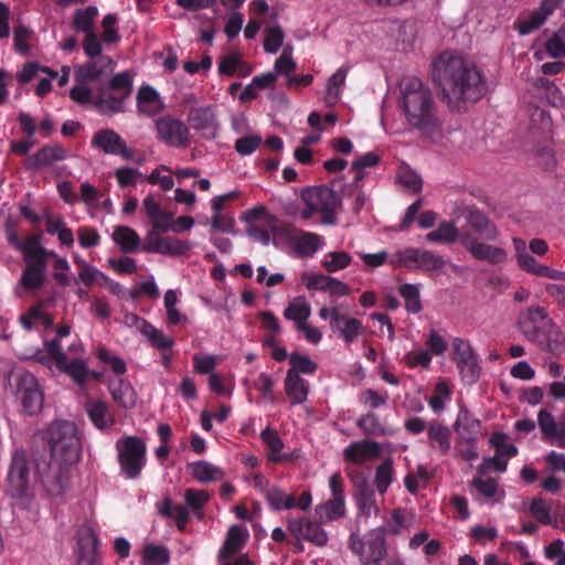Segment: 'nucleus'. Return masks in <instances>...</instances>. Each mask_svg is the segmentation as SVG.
<instances>
[{"label":"nucleus","mask_w":565,"mask_h":565,"mask_svg":"<svg viewBox=\"0 0 565 565\" xmlns=\"http://www.w3.org/2000/svg\"><path fill=\"white\" fill-rule=\"evenodd\" d=\"M431 77L451 109L460 110V103H476L487 92L478 67L451 52H444L433 61Z\"/></svg>","instance_id":"nucleus-1"},{"label":"nucleus","mask_w":565,"mask_h":565,"mask_svg":"<svg viewBox=\"0 0 565 565\" xmlns=\"http://www.w3.org/2000/svg\"><path fill=\"white\" fill-rule=\"evenodd\" d=\"M398 103L408 125L424 138L436 140L441 136V120L430 89L415 76H405L399 84Z\"/></svg>","instance_id":"nucleus-2"},{"label":"nucleus","mask_w":565,"mask_h":565,"mask_svg":"<svg viewBox=\"0 0 565 565\" xmlns=\"http://www.w3.org/2000/svg\"><path fill=\"white\" fill-rule=\"evenodd\" d=\"M466 226L460 228V245L477 260L490 265H501L508 260V252L499 246L488 244L500 237L498 226L476 206L463 211Z\"/></svg>","instance_id":"nucleus-3"},{"label":"nucleus","mask_w":565,"mask_h":565,"mask_svg":"<svg viewBox=\"0 0 565 565\" xmlns=\"http://www.w3.org/2000/svg\"><path fill=\"white\" fill-rule=\"evenodd\" d=\"M77 83L70 90V97L77 104H94L95 108L105 115L124 113L125 103L134 89V75L129 71L115 74L106 86L98 87L96 95L85 85Z\"/></svg>","instance_id":"nucleus-4"},{"label":"nucleus","mask_w":565,"mask_h":565,"mask_svg":"<svg viewBox=\"0 0 565 565\" xmlns=\"http://www.w3.org/2000/svg\"><path fill=\"white\" fill-rule=\"evenodd\" d=\"M44 439L51 450L47 457L60 458L65 462H76L79 459L81 440L74 423L55 420L46 429Z\"/></svg>","instance_id":"nucleus-5"},{"label":"nucleus","mask_w":565,"mask_h":565,"mask_svg":"<svg viewBox=\"0 0 565 565\" xmlns=\"http://www.w3.org/2000/svg\"><path fill=\"white\" fill-rule=\"evenodd\" d=\"M73 463L44 455L35 458V475L50 497L64 494L68 484L70 467Z\"/></svg>","instance_id":"nucleus-6"},{"label":"nucleus","mask_w":565,"mask_h":565,"mask_svg":"<svg viewBox=\"0 0 565 565\" xmlns=\"http://www.w3.org/2000/svg\"><path fill=\"white\" fill-rule=\"evenodd\" d=\"M8 381L22 412L29 416L36 415L43 407L44 395L35 376L29 371L18 370L10 373Z\"/></svg>","instance_id":"nucleus-7"},{"label":"nucleus","mask_w":565,"mask_h":565,"mask_svg":"<svg viewBox=\"0 0 565 565\" xmlns=\"http://www.w3.org/2000/svg\"><path fill=\"white\" fill-rule=\"evenodd\" d=\"M7 480V493L10 497L22 500L33 498L30 461L24 450L18 449L13 452Z\"/></svg>","instance_id":"nucleus-8"},{"label":"nucleus","mask_w":565,"mask_h":565,"mask_svg":"<svg viewBox=\"0 0 565 565\" xmlns=\"http://www.w3.org/2000/svg\"><path fill=\"white\" fill-rule=\"evenodd\" d=\"M118 462L127 479H136L146 465V444L136 436H128L116 444Z\"/></svg>","instance_id":"nucleus-9"},{"label":"nucleus","mask_w":565,"mask_h":565,"mask_svg":"<svg viewBox=\"0 0 565 565\" xmlns=\"http://www.w3.org/2000/svg\"><path fill=\"white\" fill-rule=\"evenodd\" d=\"M273 235L275 238H279L284 242L292 243L295 252L301 257H311L318 252L322 244L323 238L312 232H303L296 228L290 223H282L273 228Z\"/></svg>","instance_id":"nucleus-10"},{"label":"nucleus","mask_w":565,"mask_h":565,"mask_svg":"<svg viewBox=\"0 0 565 565\" xmlns=\"http://www.w3.org/2000/svg\"><path fill=\"white\" fill-rule=\"evenodd\" d=\"M157 139L172 148H186L191 143L190 128L172 115H163L154 121Z\"/></svg>","instance_id":"nucleus-11"},{"label":"nucleus","mask_w":565,"mask_h":565,"mask_svg":"<svg viewBox=\"0 0 565 565\" xmlns=\"http://www.w3.org/2000/svg\"><path fill=\"white\" fill-rule=\"evenodd\" d=\"M142 210L151 223V230H149L141 249L147 253L160 254L164 237L162 234L169 231V226L159 218L158 201L153 195L149 194L142 200Z\"/></svg>","instance_id":"nucleus-12"},{"label":"nucleus","mask_w":565,"mask_h":565,"mask_svg":"<svg viewBox=\"0 0 565 565\" xmlns=\"http://www.w3.org/2000/svg\"><path fill=\"white\" fill-rule=\"evenodd\" d=\"M303 200L316 206L321 214V222L323 224H335V210L341 204V200L335 191L327 185H321L306 192Z\"/></svg>","instance_id":"nucleus-13"},{"label":"nucleus","mask_w":565,"mask_h":565,"mask_svg":"<svg viewBox=\"0 0 565 565\" xmlns=\"http://www.w3.org/2000/svg\"><path fill=\"white\" fill-rule=\"evenodd\" d=\"M287 530L296 541H307L316 546L328 543V533L317 522L307 516L286 519Z\"/></svg>","instance_id":"nucleus-14"},{"label":"nucleus","mask_w":565,"mask_h":565,"mask_svg":"<svg viewBox=\"0 0 565 565\" xmlns=\"http://www.w3.org/2000/svg\"><path fill=\"white\" fill-rule=\"evenodd\" d=\"M264 497L274 511L292 510L295 508L307 511L312 503V497L309 491L302 492L301 495L296 499L294 494H287L277 486H270L269 489H265Z\"/></svg>","instance_id":"nucleus-15"},{"label":"nucleus","mask_w":565,"mask_h":565,"mask_svg":"<svg viewBox=\"0 0 565 565\" xmlns=\"http://www.w3.org/2000/svg\"><path fill=\"white\" fill-rule=\"evenodd\" d=\"M190 128L199 132L204 139H215L220 129L213 107L202 106L189 110L186 117Z\"/></svg>","instance_id":"nucleus-16"},{"label":"nucleus","mask_w":565,"mask_h":565,"mask_svg":"<svg viewBox=\"0 0 565 565\" xmlns=\"http://www.w3.org/2000/svg\"><path fill=\"white\" fill-rule=\"evenodd\" d=\"M92 147L104 151L107 154L121 156L126 160L134 157V150L127 147L122 137L113 129L105 128L95 132L92 139Z\"/></svg>","instance_id":"nucleus-17"},{"label":"nucleus","mask_w":565,"mask_h":565,"mask_svg":"<svg viewBox=\"0 0 565 565\" xmlns=\"http://www.w3.org/2000/svg\"><path fill=\"white\" fill-rule=\"evenodd\" d=\"M563 0H542L540 7L524 19L515 22V29L521 35H526L537 30L550 15L562 4Z\"/></svg>","instance_id":"nucleus-18"},{"label":"nucleus","mask_w":565,"mask_h":565,"mask_svg":"<svg viewBox=\"0 0 565 565\" xmlns=\"http://www.w3.org/2000/svg\"><path fill=\"white\" fill-rule=\"evenodd\" d=\"M550 322L546 309L541 306L529 307L518 319L520 330L529 340L539 338L541 327Z\"/></svg>","instance_id":"nucleus-19"},{"label":"nucleus","mask_w":565,"mask_h":565,"mask_svg":"<svg viewBox=\"0 0 565 565\" xmlns=\"http://www.w3.org/2000/svg\"><path fill=\"white\" fill-rule=\"evenodd\" d=\"M381 456V446L377 441L362 439L353 441L343 449V459L354 465H363Z\"/></svg>","instance_id":"nucleus-20"},{"label":"nucleus","mask_w":565,"mask_h":565,"mask_svg":"<svg viewBox=\"0 0 565 565\" xmlns=\"http://www.w3.org/2000/svg\"><path fill=\"white\" fill-rule=\"evenodd\" d=\"M67 157L66 149L58 145H46L24 160L26 170H40L52 166L54 162L63 161Z\"/></svg>","instance_id":"nucleus-21"},{"label":"nucleus","mask_w":565,"mask_h":565,"mask_svg":"<svg viewBox=\"0 0 565 565\" xmlns=\"http://www.w3.org/2000/svg\"><path fill=\"white\" fill-rule=\"evenodd\" d=\"M351 477V481L356 487V504L360 513L365 516H371L373 513L376 514L379 511L374 491L369 487L366 479L362 475H355Z\"/></svg>","instance_id":"nucleus-22"},{"label":"nucleus","mask_w":565,"mask_h":565,"mask_svg":"<svg viewBox=\"0 0 565 565\" xmlns=\"http://www.w3.org/2000/svg\"><path fill=\"white\" fill-rule=\"evenodd\" d=\"M25 267L22 271L20 284L26 290H36L41 288L45 280V269L47 259L24 260Z\"/></svg>","instance_id":"nucleus-23"},{"label":"nucleus","mask_w":565,"mask_h":565,"mask_svg":"<svg viewBox=\"0 0 565 565\" xmlns=\"http://www.w3.org/2000/svg\"><path fill=\"white\" fill-rule=\"evenodd\" d=\"M516 263L521 270L530 275L553 280H565V271L554 269L547 265L539 263L531 253L527 255H521V259Z\"/></svg>","instance_id":"nucleus-24"},{"label":"nucleus","mask_w":565,"mask_h":565,"mask_svg":"<svg viewBox=\"0 0 565 565\" xmlns=\"http://www.w3.org/2000/svg\"><path fill=\"white\" fill-rule=\"evenodd\" d=\"M429 447L438 451L441 456L446 455L451 447V433L449 428L437 419H433L427 427Z\"/></svg>","instance_id":"nucleus-25"},{"label":"nucleus","mask_w":565,"mask_h":565,"mask_svg":"<svg viewBox=\"0 0 565 565\" xmlns=\"http://www.w3.org/2000/svg\"><path fill=\"white\" fill-rule=\"evenodd\" d=\"M247 534L238 525H232L224 540L222 547L217 553V562L231 558L239 553L245 545Z\"/></svg>","instance_id":"nucleus-26"},{"label":"nucleus","mask_w":565,"mask_h":565,"mask_svg":"<svg viewBox=\"0 0 565 565\" xmlns=\"http://www.w3.org/2000/svg\"><path fill=\"white\" fill-rule=\"evenodd\" d=\"M108 65H114V61L109 56H100L97 61H88L75 71V81L77 83L97 81Z\"/></svg>","instance_id":"nucleus-27"},{"label":"nucleus","mask_w":565,"mask_h":565,"mask_svg":"<svg viewBox=\"0 0 565 565\" xmlns=\"http://www.w3.org/2000/svg\"><path fill=\"white\" fill-rule=\"evenodd\" d=\"M136 99L138 111L149 117L157 115L162 108L158 92L149 85L139 88Z\"/></svg>","instance_id":"nucleus-28"},{"label":"nucleus","mask_w":565,"mask_h":565,"mask_svg":"<svg viewBox=\"0 0 565 565\" xmlns=\"http://www.w3.org/2000/svg\"><path fill=\"white\" fill-rule=\"evenodd\" d=\"M285 392L290 398L291 405H299L307 401L309 394V384L296 373H287L284 382Z\"/></svg>","instance_id":"nucleus-29"},{"label":"nucleus","mask_w":565,"mask_h":565,"mask_svg":"<svg viewBox=\"0 0 565 565\" xmlns=\"http://www.w3.org/2000/svg\"><path fill=\"white\" fill-rule=\"evenodd\" d=\"M86 413L94 426L100 430L107 429L115 424L114 416L109 413L108 406L103 401H88L86 403Z\"/></svg>","instance_id":"nucleus-30"},{"label":"nucleus","mask_w":565,"mask_h":565,"mask_svg":"<svg viewBox=\"0 0 565 565\" xmlns=\"http://www.w3.org/2000/svg\"><path fill=\"white\" fill-rule=\"evenodd\" d=\"M367 559L381 562L387 553L386 530L380 526L370 531L366 535Z\"/></svg>","instance_id":"nucleus-31"},{"label":"nucleus","mask_w":565,"mask_h":565,"mask_svg":"<svg viewBox=\"0 0 565 565\" xmlns=\"http://www.w3.org/2000/svg\"><path fill=\"white\" fill-rule=\"evenodd\" d=\"M111 237L122 253H135L140 247L141 239L138 233L131 227L118 225L114 228Z\"/></svg>","instance_id":"nucleus-32"},{"label":"nucleus","mask_w":565,"mask_h":565,"mask_svg":"<svg viewBox=\"0 0 565 565\" xmlns=\"http://www.w3.org/2000/svg\"><path fill=\"white\" fill-rule=\"evenodd\" d=\"M260 438L269 449V454L267 456L269 461L281 462L289 459L287 454H281V450L284 449V441L275 429L266 427L260 433Z\"/></svg>","instance_id":"nucleus-33"},{"label":"nucleus","mask_w":565,"mask_h":565,"mask_svg":"<svg viewBox=\"0 0 565 565\" xmlns=\"http://www.w3.org/2000/svg\"><path fill=\"white\" fill-rule=\"evenodd\" d=\"M316 513L320 523L338 520L345 514V500L344 498H331L317 505Z\"/></svg>","instance_id":"nucleus-34"},{"label":"nucleus","mask_w":565,"mask_h":565,"mask_svg":"<svg viewBox=\"0 0 565 565\" xmlns=\"http://www.w3.org/2000/svg\"><path fill=\"white\" fill-rule=\"evenodd\" d=\"M19 250L23 253L24 260L47 259L55 256L54 252H50L41 246V235L31 234L22 241Z\"/></svg>","instance_id":"nucleus-35"},{"label":"nucleus","mask_w":565,"mask_h":565,"mask_svg":"<svg viewBox=\"0 0 565 565\" xmlns=\"http://www.w3.org/2000/svg\"><path fill=\"white\" fill-rule=\"evenodd\" d=\"M109 391L114 401L126 409L132 408L136 404V393L132 386L119 379L109 384Z\"/></svg>","instance_id":"nucleus-36"},{"label":"nucleus","mask_w":565,"mask_h":565,"mask_svg":"<svg viewBox=\"0 0 565 565\" xmlns=\"http://www.w3.org/2000/svg\"><path fill=\"white\" fill-rule=\"evenodd\" d=\"M461 231L454 222L443 221L438 227L426 235V241L430 243H454L460 242Z\"/></svg>","instance_id":"nucleus-37"},{"label":"nucleus","mask_w":565,"mask_h":565,"mask_svg":"<svg viewBox=\"0 0 565 565\" xmlns=\"http://www.w3.org/2000/svg\"><path fill=\"white\" fill-rule=\"evenodd\" d=\"M98 17V9L95 6H89L84 9H76L73 14L72 26L78 32L85 34L93 33L94 22Z\"/></svg>","instance_id":"nucleus-38"},{"label":"nucleus","mask_w":565,"mask_h":565,"mask_svg":"<svg viewBox=\"0 0 565 565\" xmlns=\"http://www.w3.org/2000/svg\"><path fill=\"white\" fill-rule=\"evenodd\" d=\"M140 331L145 334L150 342V344L161 351H169L172 349L174 344V339L171 337L164 335V333L153 327L147 320H141Z\"/></svg>","instance_id":"nucleus-39"},{"label":"nucleus","mask_w":565,"mask_h":565,"mask_svg":"<svg viewBox=\"0 0 565 565\" xmlns=\"http://www.w3.org/2000/svg\"><path fill=\"white\" fill-rule=\"evenodd\" d=\"M192 476L195 480L202 483L222 480L224 472L217 466L200 460L191 465Z\"/></svg>","instance_id":"nucleus-40"},{"label":"nucleus","mask_w":565,"mask_h":565,"mask_svg":"<svg viewBox=\"0 0 565 565\" xmlns=\"http://www.w3.org/2000/svg\"><path fill=\"white\" fill-rule=\"evenodd\" d=\"M98 545L99 540L92 527L84 526L78 530L76 555H99Z\"/></svg>","instance_id":"nucleus-41"},{"label":"nucleus","mask_w":565,"mask_h":565,"mask_svg":"<svg viewBox=\"0 0 565 565\" xmlns=\"http://www.w3.org/2000/svg\"><path fill=\"white\" fill-rule=\"evenodd\" d=\"M311 315L310 305L303 297L296 298L284 310V317L296 322V326L303 324Z\"/></svg>","instance_id":"nucleus-42"},{"label":"nucleus","mask_w":565,"mask_h":565,"mask_svg":"<svg viewBox=\"0 0 565 565\" xmlns=\"http://www.w3.org/2000/svg\"><path fill=\"white\" fill-rule=\"evenodd\" d=\"M141 562L142 565H167L170 562L169 550L164 545L146 544Z\"/></svg>","instance_id":"nucleus-43"},{"label":"nucleus","mask_w":565,"mask_h":565,"mask_svg":"<svg viewBox=\"0 0 565 565\" xmlns=\"http://www.w3.org/2000/svg\"><path fill=\"white\" fill-rule=\"evenodd\" d=\"M454 427L459 434H467L468 439H475L473 435L479 429L480 422L467 408L462 407L458 412Z\"/></svg>","instance_id":"nucleus-44"},{"label":"nucleus","mask_w":565,"mask_h":565,"mask_svg":"<svg viewBox=\"0 0 565 565\" xmlns=\"http://www.w3.org/2000/svg\"><path fill=\"white\" fill-rule=\"evenodd\" d=\"M420 248H405L397 250L390 259L394 267H404L408 270L418 269Z\"/></svg>","instance_id":"nucleus-45"},{"label":"nucleus","mask_w":565,"mask_h":565,"mask_svg":"<svg viewBox=\"0 0 565 565\" xmlns=\"http://www.w3.org/2000/svg\"><path fill=\"white\" fill-rule=\"evenodd\" d=\"M157 214L163 223H167L169 231H172L173 233L188 231L194 225V220L192 216H179L178 218H174L171 212H168L161 207L159 201Z\"/></svg>","instance_id":"nucleus-46"},{"label":"nucleus","mask_w":565,"mask_h":565,"mask_svg":"<svg viewBox=\"0 0 565 565\" xmlns=\"http://www.w3.org/2000/svg\"><path fill=\"white\" fill-rule=\"evenodd\" d=\"M394 468L393 460L386 458L375 469L374 483L380 494H384L393 482Z\"/></svg>","instance_id":"nucleus-47"},{"label":"nucleus","mask_w":565,"mask_h":565,"mask_svg":"<svg viewBox=\"0 0 565 565\" xmlns=\"http://www.w3.org/2000/svg\"><path fill=\"white\" fill-rule=\"evenodd\" d=\"M347 70L340 67L337 72L329 78L327 85V96L326 103L328 106L335 105L340 98L342 87L344 86L347 78Z\"/></svg>","instance_id":"nucleus-48"},{"label":"nucleus","mask_w":565,"mask_h":565,"mask_svg":"<svg viewBox=\"0 0 565 565\" xmlns=\"http://www.w3.org/2000/svg\"><path fill=\"white\" fill-rule=\"evenodd\" d=\"M45 351L44 353L39 352V360L41 362L53 361L57 367L64 365L66 362V354L64 353L61 342L57 338L52 339L50 341L44 342Z\"/></svg>","instance_id":"nucleus-49"},{"label":"nucleus","mask_w":565,"mask_h":565,"mask_svg":"<svg viewBox=\"0 0 565 565\" xmlns=\"http://www.w3.org/2000/svg\"><path fill=\"white\" fill-rule=\"evenodd\" d=\"M399 295L405 300V309L409 313H418L423 306L419 297V288L417 285L404 284L398 289Z\"/></svg>","instance_id":"nucleus-50"},{"label":"nucleus","mask_w":565,"mask_h":565,"mask_svg":"<svg viewBox=\"0 0 565 565\" xmlns=\"http://www.w3.org/2000/svg\"><path fill=\"white\" fill-rule=\"evenodd\" d=\"M289 363L291 367L287 373H296L298 375H313L318 369V365L308 356L292 352L289 354Z\"/></svg>","instance_id":"nucleus-51"},{"label":"nucleus","mask_w":565,"mask_h":565,"mask_svg":"<svg viewBox=\"0 0 565 565\" xmlns=\"http://www.w3.org/2000/svg\"><path fill=\"white\" fill-rule=\"evenodd\" d=\"M363 330L361 320L345 315H342V321L339 324V329H335V331L340 332L342 339L347 343H352L363 332Z\"/></svg>","instance_id":"nucleus-52"},{"label":"nucleus","mask_w":565,"mask_h":565,"mask_svg":"<svg viewBox=\"0 0 565 565\" xmlns=\"http://www.w3.org/2000/svg\"><path fill=\"white\" fill-rule=\"evenodd\" d=\"M508 436L502 431H494L490 436V445L495 449V454L504 459L516 456L518 448L507 443Z\"/></svg>","instance_id":"nucleus-53"},{"label":"nucleus","mask_w":565,"mask_h":565,"mask_svg":"<svg viewBox=\"0 0 565 565\" xmlns=\"http://www.w3.org/2000/svg\"><path fill=\"white\" fill-rule=\"evenodd\" d=\"M352 257L347 252H330L322 262V267L328 273H335L347 268L351 264Z\"/></svg>","instance_id":"nucleus-54"},{"label":"nucleus","mask_w":565,"mask_h":565,"mask_svg":"<svg viewBox=\"0 0 565 565\" xmlns=\"http://www.w3.org/2000/svg\"><path fill=\"white\" fill-rule=\"evenodd\" d=\"M471 487L486 499L495 498L499 490L498 482L493 478H483V475L476 476L471 480Z\"/></svg>","instance_id":"nucleus-55"},{"label":"nucleus","mask_w":565,"mask_h":565,"mask_svg":"<svg viewBox=\"0 0 565 565\" xmlns=\"http://www.w3.org/2000/svg\"><path fill=\"white\" fill-rule=\"evenodd\" d=\"M190 249L191 244L188 241H183L173 236H164L162 239L160 254L182 256L185 255Z\"/></svg>","instance_id":"nucleus-56"},{"label":"nucleus","mask_w":565,"mask_h":565,"mask_svg":"<svg viewBox=\"0 0 565 565\" xmlns=\"http://www.w3.org/2000/svg\"><path fill=\"white\" fill-rule=\"evenodd\" d=\"M284 31L279 25L266 28L264 50L266 53L275 54L279 51L284 43Z\"/></svg>","instance_id":"nucleus-57"},{"label":"nucleus","mask_w":565,"mask_h":565,"mask_svg":"<svg viewBox=\"0 0 565 565\" xmlns=\"http://www.w3.org/2000/svg\"><path fill=\"white\" fill-rule=\"evenodd\" d=\"M58 369L67 373L79 385L87 381L88 370L83 360L75 359L71 362L66 360L65 364Z\"/></svg>","instance_id":"nucleus-58"},{"label":"nucleus","mask_w":565,"mask_h":565,"mask_svg":"<svg viewBox=\"0 0 565 565\" xmlns=\"http://www.w3.org/2000/svg\"><path fill=\"white\" fill-rule=\"evenodd\" d=\"M445 265L446 260L443 256L428 249L420 250L418 269L424 271H439Z\"/></svg>","instance_id":"nucleus-59"},{"label":"nucleus","mask_w":565,"mask_h":565,"mask_svg":"<svg viewBox=\"0 0 565 565\" xmlns=\"http://www.w3.org/2000/svg\"><path fill=\"white\" fill-rule=\"evenodd\" d=\"M462 380L471 385L479 380L480 366L477 356L456 363Z\"/></svg>","instance_id":"nucleus-60"},{"label":"nucleus","mask_w":565,"mask_h":565,"mask_svg":"<svg viewBox=\"0 0 565 565\" xmlns=\"http://www.w3.org/2000/svg\"><path fill=\"white\" fill-rule=\"evenodd\" d=\"M545 50L552 58L565 57V31L554 33L545 43Z\"/></svg>","instance_id":"nucleus-61"},{"label":"nucleus","mask_w":565,"mask_h":565,"mask_svg":"<svg viewBox=\"0 0 565 565\" xmlns=\"http://www.w3.org/2000/svg\"><path fill=\"white\" fill-rule=\"evenodd\" d=\"M408 514L403 509H394L392 511V515L390 520L386 522V533H391L393 535H399L404 529L408 526Z\"/></svg>","instance_id":"nucleus-62"},{"label":"nucleus","mask_w":565,"mask_h":565,"mask_svg":"<svg viewBox=\"0 0 565 565\" xmlns=\"http://www.w3.org/2000/svg\"><path fill=\"white\" fill-rule=\"evenodd\" d=\"M530 513L542 524H552L551 508L541 498H534L529 507Z\"/></svg>","instance_id":"nucleus-63"},{"label":"nucleus","mask_w":565,"mask_h":565,"mask_svg":"<svg viewBox=\"0 0 565 565\" xmlns=\"http://www.w3.org/2000/svg\"><path fill=\"white\" fill-rule=\"evenodd\" d=\"M545 350L554 354L565 350V335L555 326H552L546 332Z\"/></svg>","instance_id":"nucleus-64"}]
</instances>
